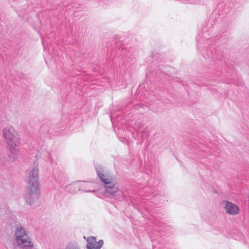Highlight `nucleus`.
<instances>
[{
    "label": "nucleus",
    "mask_w": 249,
    "mask_h": 249,
    "mask_svg": "<svg viewBox=\"0 0 249 249\" xmlns=\"http://www.w3.org/2000/svg\"><path fill=\"white\" fill-rule=\"evenodd\" d=\"M38 174V169L34 168L29 173L28 177V193L31 196H35L36 199H37V193L39 188Z\"/></svg>",
    "instance_id": "obj_1"
},
{
    "label": "nucleus",
    "mask_w": 249,
    "mask_h": 249,
    "mask_svg": "<svg viewBox=\"0 0 249 249\" xmlns=\"http://www.w3.org/2000/svg\"><path fill=\"white\" fill-rule=\"evenodd\" d=\"M97 174L100 178L103 181V182L105 183V186L109 184L113 181H114L113 178L110 176L108 174L105 172L104 170L102 168H99L97 169Z\"/></svg>",
    "instance_id": "obj_6"
},
{
    "label": "nucleus",
    "mask_w": 249,
    "mask_h": 249,
    "mask_svg": "<svg viewBox=\"0 0 249 249\" xmlns=\"http://www.w3.org/2000/svg\"><path fill=\"white\" fill-rule=\"evenodd\" d=\"M222 204L224 205V209L227 213L232 215H237L239 213L240 209L235 204L229 201H223Z\"/></svg>",
    "instance_id": "obj_4"
},
{
    "label": "nucleus",
    "mask_w": 249,
    "mask_h": 249,
    "mask_svg": "<svg viewBox=\"0 0 249 249\" xmlns=\"http://www.w3.org/2000/svg\"><path fill=\"white\" fill-rule=\"evenodd\" d=\"M87 241L88 249H100L103 245L104 242L102 240L96 241V239L93 236H90L87 238Z\"/></svg>",
    "instance_id": "obj_5"
},
{
    "label": "nucleus",
    "mask_w": 249,
    "mask_h": 249,
    "mask_svg": "<svg viewBox=\"0 0 249 249\" xmlns=\"http://www.w3.org/2000/svg\"><path fill=\"white\" fill-rule=\"evenodd\" d=\"M106 192L110 195H114L118 191V187L115 185L114 181L105 186Z\"/></svg>",
    "instance_id": "obj_7"
},
{
    "label": "nucleus",
    "mask_w": 249,
    "mask_h": 249,
    "mask_svg": "<svg viewBox=\"0 0 249 249\" xmlns=\"http://www.w3.org/2000/svg\"><path fill=\"white\" fill-rule=\"evenodd\" d=\"M67 249H79L77 246L72 245H70L67 247Z\"/></svg>",
    "instance_id": "obj_8"
},
{
    "label": "nucleus",
    "mask_w": 249,
    "mask_h": 249,
    "mask_svg": "<svg viewBox=\"0 0 249 249\" xmlns=\"http://www.w3.org/2000/svg\"><path fill=\"white\" fill-rule=\"evenodd\" d=\"M16 240L18 245L22 249H29L33 246L28 234L21 228H17L16 232Z\"/></svg>",
    "instance_id": "obj_2"
},
{
    "label": "nucleus",
    "mask_w": 249,
    "mask_h": 249,
    "mask_svg": "<svg viewBox=\"0 0 249 249\" xmlns=\"http://www.w3.org/2000/svg\"><path fill=\"white\" fill-rule=\"evenodd\" d=\"M3 135L7 143L11 146H16L20 142L19 135L13 127L5 128L3 131Z\"/></svg>",
    "instance_id": "obj_3"
}]
</instances>
